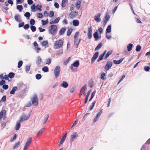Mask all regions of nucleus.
Segmentation results:
<instances>
[{
    "instance_id": "de8ad7c7",
    "label": "nucleus",
    "mask_w": 150,
    "mask_h": 150,
    "mask_svg": "<svg viewBox=\"0 0 150 150\" xmlns=\"http://www.w3.org/2000/svg\"><path fill=\"white\" fill-rule=\"evenodd\" d=\"M41 21L42 22V25H45L47 24L48 23V19H47L46 21L42 20Z\"/></svg>"
},
{
    "instance_id": "c03bdc74",
    "label": "nucleus",
    "mask_w": 150,
    "mask_h": 150,
    "mask_svg": "<svg viewBox=\"0 0 150 150\" xmlns=\"http://www.w3.org/2000/svg\"><path fill=\"white\" fill-rule=\"evenodd\" d=\"M41 44L43 46H45L48 44V42L47 40L44 41L42 42Z\"/></svg>"
},
{
    "instance_id": "5701e85b",
    "label": "nucleus",
    "mask_w": 150,
    "mask_h": 150,
    "mask_svg": "<svg viewBox=\"0 0 150 150\" xmlns=\"http://www.w3.org/2000/svg\"><path fill=\"white\" fill-rule=\"evenodd\" d=\"M20 122H19V120L17 122L16 125L15 126V129L16 130H18L20 128L21 126V124L20 123Z\"/></svg>"
},
{
    "instance_id": "e433bc0d",
    "label": "nucleus",
    "mask_w": 150,
    "mask_h": 150,
    "mask_svg": "<svg viewBox=\"0 0 150 150\" xmlns=\"http://www.w3.org/2000/svg\"><path fill=\"white\" fill-rule=\"evenodd\" d=\"M42 70L43 71L45 72H47L49 71V69L46 66H45L43 67L42 69Z\"/></svg>"
},
{
    "instance_id": "69168bd1",
    "label": "nucleus",
    "mask_w": 150,
    "mask_h": 150,
    "mask_svg": "<svg viewBox=\"0 0 150 150\" xmlns=\"http://www.w3.org/2000/svg\"><path fill=\"white\" fill-rule=\"evenodd\" d=\"M79 33L78 31L76 32L74 35V38H78L79 37Z\"/></svg>"
},
{
    "instance_id": "7ed1b4c3",
    "label": "nucleus",
    "mask_w": 150,
    "mask_h": 150,
    "mask_svg": "<svg viewBox=\"0 0 150 150\" xmlns=\"http://www.w3.org/2000/svg\"><path fill=\"white\" fill-rule=\"evenodd\" d=\"M61 70L60 67L59 66H56L54 70V74L56 79L58 78Z\"/></svg>"
},
{
    "instance_id": "4d7b16f0",
    "label": "nucleus",
    "mask_w": 150,
    "mask_h": 150,
    "mask_svg": "<svg viewBox=\"0 0 150 150\" xmlns=\"http://www.w3.org/2000/svg\"><path fill=\"white\" fill-rule=\"evenodd\" d=\"M105 74L104 73H103L100 76V78L102 80H104L105 79Z\"/></svg>"
},
{
    "instance_id": "8fccbe9b",
    "label": "nucleus",
    "mask_w": 150,
    "mask_h": 150,
    "mask_svg": "<svg viewBox=\"0 0 150 150\" xmlns=\"http://www.w3.org/2000/svg\"><path fill=\"white\" fill-rule=\"evenodd\" d=\"M23 62L22 61H19L18 63V68H19L21 67L22 64H23Z\"/></svg>"
},
{
    "instance_id": "338daca9",
    "label": "nucleus",
    "mask_w": 150,
    "mask_h": 150,
    "mask_svg": "<svg viewBox=\"0 0 150 150\" xmlns=\"http://www.w3.org/2000/svg\"><path fill=\"white\" fill-rule=\"evenodd\" d=\"M43 16V15L41 13H39L38 14V18H42Z\"/></svg>"
},
{
    "instance_id": "680f3d73",
    "label": "nucleus",
    "mask_w": 150,
    "mask_h": 150,
    "mask_svg": "<svg viewBox=\"0 0 150 150\" xmlns=\"http://www.w3.org/2000/svg\"><path fill=\"white\" fill-rule=\"evenodd\" d=\"M54 13L52 11H51L50 13V14L49 15V17H52L54 16Z\"/></svg>"
},
{
    "instance_id": "9d476101",
    "label": "nucleus",
    "mask_w": 150,
    "mask_h": 150,
    "mask_svg": "<svg viewBox=\"0 0 150 150\" xmlns=\"http://www.w3.org/2000/svg\"><path fill=\"white\" fill-rule=\"evenodd\" d=\"M102 112V110H100V112L98 113V114L96 115L95 118L93 120V122L94 123L95 122L99 119Z\"/></svg>"
},
{
    "instance_id": "13d9d810",
    "label": "nucleus",
    "mask_w": 150,
    "mask_h": 150,
    "mask_svg": "<svg viewBox=\"0 0 150 150\" xmlns=\"http://www.w3.org/2000/svg\"><path fill=\"white\" fill-rule=\"evenodd\" d=\"M141 50V46L140 45H138L136 48V51L137 52H139Z\"/></svg>"
},
{
    "instance_id": "aec40b11",
    "label": "nucleus",
    "mask_w": 150,
    "mask_h": 150,
    "mask_svg": "<svg viewBox=\"0 0 150 150\" xmlns=\"http://www.w3.org/2000/svg\"><path fill=\"white\" fill-rule=\"evenodd\" d=\"M81 2V0H78L76 3V6L78 9H79L80 7Z\"/></svg>"
},
{
    "instance_id": "49530a36",
    "label": "nucleus",
    "mask_w": 150,
    "mask_h": 150,
    "mask_svg": "<svg viewBox=\"0 0 150 150\" xmlns=\"http://www.w3.org/2000/svg\"><path fill=\"white\" fill-rule=\"evenodd\" d=\"M42 77V75L41 74H38L35 76L36 79L37 80L40 79Z\"/></svg>"
},
{
    "instance_id": "6e6d98bb",
    "label": "nucleus",
    "mask_w": 150,
    "mask_h": 150,
    "mask_svg": "<svg viewBox=\"0 0 150 150\" xmlns=\"http://www.w3.org/2000/svg\"><path fill=\"white\" fill-rule=\"evenodd\" d=\"M65 139L63 138H62L61 139L60 141V142L59 143V146H60L64 142V141Z\"/></svg>"
},
{
    "instance_id": "f8f14e48",
    "label": "nucleus",
    "mask_w": 150,
    "mask_h": 150,
    "mask_svg": "<svg viewBox=\"0 0 150 150\" xmlns=\"http://www.w3.org/2000/svg\"><path fill=\"white\" fill-rule=\"evenodd\" d=\"M110 18V16L109 15L106 14L105 16V19L103 20V23L105 25L108 21H109Z\"/></svg>"
},
{
    "instance_id": "6ab92c4d",
    "label": "nucleus",
    "mask_w": 150,
    "mask_h": 150,
    "mask_svg": "<svg viewBox=\"0 0 150 150\" xmlns=\"http://www.w3.org/2000/svg\"><path fill=\"white\" fill-rule=\"evenodd\" d=\"M60 20V18L59 17L57 18L54 20L51 21L50 22V24H52L54 23H58Z\"/></svg>"
},
{
    "instance_id": "37998d69",
    "label": "nucleus",
    "mask_w": 150,
    "mask_h": 150,
    "mask_svg": "<svg viewBox=\"0 0 150 150\" xmlns=\"http://www.w3.org/2000/svg\"><path fill=\"white\" fill-rule=\"evenodd\" d=\"M72 31V29L71 28L69 29L67 32V36H69L70 35Z\"/></svg>"
},
{
    "instance_id": "3c124183",
    "label": "nucleus",
    "mask_w": 150,
    "mask_h": 150,
    "mask_svg": "<svg viewBox=\"0 0 150 150\" xmlns=\"http://www.w3.org/2000/svg\"><path fill=\"white\" fill-rule=\"evenodd\" d=\"M46 64H50L51 62V59H47L45 60Z\"/></svg>"
},
{
    "instance_id": "c9c22d12",
    "label": "nucleus",
    "mask_w": 150,
    "mask_h": 150,
    "mask_svg": "<svg viewBox=\"0 0 150 150\" xmlns=\"http://www.w3.org/2000/svg\"><path fill=\"white\" fill-rule=\"evenodd\" d=\"M44 128H42L40 129L38 132L37 134V136H38L39 135H41L42 133L43 132H44Z\"/></svg>"
},
{
    "instance_id": "2f4dec72",
    "label": "nucleus",
    "mask_w": 150,
    "mask_h": 150,
    "mask_svg": "<svg viewBox=\"0 0 150 150\" xmlns=\"http://www.w3.org/2000/svg\"><path fill=\"white\" fill-rule=\"evenodd\" d=\"M103 45L101 43H99L98 45L96 46V47L95 48V51H97L99 49H100L101 47H102Z\"/></svg>"
},
{
    "instance_id": "423d86ee",
    "label": "nucleus",
    "mask_w": 150,
    "mask_h": 150,
    "mask_svg": "<svg viewBox=\"0 0 150 150\" xmlns=\"http://www.w3.org/2000/svg\"><path fill=\"white\" fill-rule=\"evenodd\" d=\"M112 64V62L111 61H108L105 67V69L106 71H108L110 69Z\"/></svg>"
},
{
    "instance_id": "58836bf2",
    "label": "nucleus",
    "mask_w": 150,
    "mask_h": 150,
    "mask_svg": "<svg viewBox=\"0 0 150 150\" xmlns=\"http://www.w3.org/2000/svg\"><path fill=\"white\" fill-rule=\"evenodd\" d=\"M96 93V91H93L91 93V98H90V99L89 100V101H90L94 97Z\"/></svg>"
},
{
    "instance_id": "bb28decb",
    "label": "nucleus",
    "mask_w": 150,
    "mask_h": 150,
    "mask_svg": "<svg viewBox=\"0 0 150 150\" xmlns=\"http://www.w3.org/2000/svg\"><path fill=\"white\" fill-rule=\"evenodd\" d=\"M93 37L94 38H95V40L97 41L99 39V37L98 36V33L97 32H95L93 33Z\"/></svg>"
},
{
    "instance_id": "473e14b6",
    "label": "nucleus",
    "mask_w": 150,
    "mask_h": 150,
    "mask_svg": "<svg viewBox=\"0 0 150 150\" xmlns=\"http://www.w3.org/2000/svg\"><path fill=\"white\" fill-rule=\"evenodd\" d=\"M88 85L91 88H92L94 86V82L92 80L89 81Z\"/></svg>"
},
{
    "instance_id": "39448f33",
    "label": "nucleus",
    "mask_w": 150,
    "mask_h": 150,
    "mask_svg": "<svg viewBox=\"0 0 150 150\" xmlns=\"http://www.w3.org/2000/svg\"><path fill=\"white\" fill-rule=\"evenodd\" d=\"M32 103L33 105L37 106L38 105V99L36 95L34 96L33 98L31 99Z\"/></svg>"
},
{
    "instance_id": "09e8293b",
    "label": "nucleus",
    "mask_w": 150,
    "mask_h": 150,
    "mask_svg": "<svg viewBox=\"0 0 150 150\" xmlns=\"http://www.w3.org/2000/svg\"><path fill=\"white\" fill-rule=\"evenodd\" d=\"M31 30L33 32H35L36 29V27L34 25H31L30 27Z\"/></svg>"
},
{
    "instance_id": "5fc2aeb1",
    "label": "nucleus",
    "mask_w": 150,
    "mask_h": 150,
    "mask_svg": "<svg viewBox=\"0 0 150 150\" xmlns=\"http://www.w3.org/2000/svg\"><path fill=\"white\" fill-rule=\"evenodd\" d=\"M125 77V74H123L122 76V77L120 79L119 82L117 83V84H118L121 81H122L124 79Z\"/></svg>"
},
{
    "instance_id": "e2e57ef3",
    "label": "nucleus",
    "mask_w": 150,
    "mask_h": 150,
    "mask_svg": "<svg viewBox=\"0 0 150 150\" xmlns=\"http://www.w3.org/2000/svg\"><path fill=\"white\" fill-rule=\"evenodd\" d=\"M6 96L4 95V96L1 99V101H2L3 102H4L6 101Z\"/></svg>"
},
{
    "instance_id": "bf43d9fd",
    "label": "nucleus",
    "mask_w": 150,
    "mask_h": 150,
    "mask_svg": "<svg viewBox=\"0 0 150 150\" xmlns=\"http://www.w3.org/2000/svg\"><path fill=\"white\" fill-rule=\"evenodd\" d=\"M67 2H65V1H62L61 4V6L62 7L64 8L66 6V3Z\"/></svg>"
},
{
    "instance_id": "a211bd4d",
    "label": "nucleus",
    "mask_w": 150,
    "mask_h": 150,
    "mask_svg": "<svg viewBox=\"0 0 150 150\" xmlns=\"http://www.w3.org/2000/svg\"><path fill=\"white\" fill-rule=\"evenodd\" d=\"M124 58H121L118 60H113V63L115 64H119L121 63L124 59Z\"/></svg>"
},
{
    "instance_id": "412c9836",
    "label": "nucleus",
    "mask_w": 150,
    "mask_h": 150,
    "mask_svg": "<svg viewBox=\"0 0 150 150\" xmlns=\"http://www.w3.org/2000/svg\"><path fill=\"white\" fill-rule=\"evenodd\" d=\"M66 30V28H62L59 30V34L60 35H63Z\"/></svg>"
},
{
    "instance_id": "052dcab7",
    "label": "nucleus",
    "mask_w": 150,
    "mask_h": 150,
    "mask_svg": "<svg viewBox=\"0 0 150 150\" xmlns=\"http://www.w3.org/2000/svg\"><path fill=\"white\" fill-rule=\"evenodd\" d=\"M49 115H47V116H46L45 118L44 119V121H43V124H45L47 122L48 118V117H49Z\"/></svg>"
},
{
    "instance_id": "f704fd0d",
    "label": "nucleus",
    "mask_w": 150,
    "mask_h": 150,
    "mask_svg": "<svg viewBox=\"0 0 150 150\" xmlns=\"http://www.w3.org/2000/svg\"><path fill=\"white\" fill-rule=\"evenodd\" d=\"M24 16H25L26 17L27 19H29V18L30 16V13L28 12H27L25 13L24 14Z\"/></svg>"
},
{
    "instance_id": "c756f323",
    "label": "nucleus",
    "mask_w": 150,
    "mask_h": 150,
    "mask_svg": "<svg viewBox=\"0 0 150 150\" xmlns=\"http://www.w3.org/2000/svg\"><path fill=\"white\" fill-rule=\"evenodd\" d=\"M18 88L17 87H13L12 90L11 91L10 93L11 94H13L15 93V91H16Z\"/></svg>"
},
{
    "instance_id": "a878e982",
    "label": "nucleus",
    "mask_w": 150,
    "mask_h": 150,
    "mask_svg": "<svg viewBox=\"0 0 150 150\" xmlns=\"http://www.w3.org/2000/svg\"><path fill=\"white\" fill-rule=\"evenodd\" d=\"M32 138L31 137H29L28 139L27 142L25 144L27 146L28 145L29 146L30 144L32 142Z\"/></svg>"
},
{
    "instance_id": "6e6552de",
    "label": "nucleus",
    "mask_w": 150,
    "mask_h": 150,
    "mask_svg": "<svg viewBox=\"0 0 150 150\" xmlns=\"http://www.w3.org/2000/svg\"><path fill=\"white\" fill-rule=\"evenodd\" d=\"M99 55V53L98 52H96L93 55L91 60V63L93 64Z\"/></svg>"
},
{
    "instance_id": "7c9ffc66",
    "label": "nucleus",
    "mask_w": 150,
    "mask_h": 150,
    "mask_svg": "<svg viewBox=\"0 0 150 150\" xmlns=\"http://www.w3.org/2000/svg\"><path fill=\"white\" fill-rule=\"evenodd\" d=\"M133 45L132 43L129 44L127 46V50L128 51H130L132 49Z\"/></svg>"
},
{
    "instance_id": "20e7f679",
    "label": "nucleus",
    "mask_w": 150,
    "mask_h": 150,
    "mask_svg": "<svg viewBox=\"0 0 150 150\" xmlns=\"http://www.w3.org/2000/svg\"><path fill=\"white\" fill-rule=\"evenodd\" d=\"M30 117V115L26 116L24 113H23L20 117V119L19 122H22L23 121L26 120H28Z\"/></svg>"
},
{
    "instance_id": "a19ab883",
    "label": "nucleus",
    "mask_w": 150,
    "mask_h": 150,
    "mask_svg": "<svg viewBox=\"0 0 150 150\" xmlns=\"http://www.w3.org/2000/svg\"><path fill=\"white\" fill-rule=\"evenodd\" d=\"M42 6L41 5H39V4H37L36 6V8L37 10H39L40 12L42 11L41 8Z\"/></svg>"
},
{
    "instance_id": "4be33fe9",
    "label": "nucleus",
    "mask_w": 150,
    "mask_h": 150,
    "mask_svg": "<svg viewBox=\"0 0 150 150\" xmlns=\"http://www.w3.org/2000/svg\"><path fill=\"white\" fill-rule=\"evenodd\" d=\"M111 25H109L106 30L105 34H107V33H109L111 31Z\"/></svg>"
},
{
    "instance_id": "f3484780",
    "label": "nucleus",
    "mask_w": 150,
    "mask_h": 150,
    "mask_svg": "<svg viewBox=\"0 0 150 150\" xmlns=\"http://www.w3.org/2000/svg\"><path fill=\"white\" fill-rule=\"evenodd\" d=\"M60 86L64 88H66L68 87L69 84L67 82L63 81L62 82Z\"/></svg>"
},
{
    "instance_id": "cd10ccee",
    "label": "nucleus",
    "mask_w": 150,
    "mask_h": 150,
    "mask_svg": "<svg viewBox=\"0 0 150 150\" xmlns=\"http://www.w3.org/2000/svg\"><path fill=\"white\" fill-rule=\"evenodd\" d=\"M72 23L74 26H77L79 25V22L77 20H74L73 21Z\"/></svg>"
},
{
    "instance_id": "b1692460",
    "label": "nucleus",
    "mask_w": 150,
    "mask_h": 150,
    "mask_svg": "<svg viewBox=\"0 0 150 150\" xmlns=\"http://www.w3.org/2000/svg\"><path fill=\"white\" fill-rule=\"evenodd\" d=\"M42 59L40 56L37 57V59L36 61V63L37 65H39L41 62Z\"/></svg>"
},
{
    "instance_id": "4c0bfd02",
    "label": "nucleus",
    "mask_w": 150,
    "mask_h": 150,
    "mask_svg": "<svg viewBox=\"0 0 150 150\" xmlns=\"http://www.w3.org/2000/svg\"><path fill=\"white\" fill-rule=\"evenodd\" d=\"M15 75V74L13 72H10L8 74V77L11 78H13Z\"/></svg>"
},
{
    "instance_id": "c85d7f7f",
    "label": "nucleus",
    "mask_w": 150,
    "mask_h": 150,
    "mask_svg": "<svg viewBox=\"0 0 150 150\" xmlns=\"http://www.w3.org/2000/svg\"><path fill=\"white\" fill-rule=\"evenodd\" d=\"M72 64L74 67H78L79 64V60H76Z\"/></svg>"
},
{
    "instance_id": "9b49d317",
    "label": "nucleus",
    "mask_w": 150,
    "mask_h": 150,
    "mask_svg": "<svg viewBox=\"0 0 150 150\" xmlns=\"http://www.w3.org/2000/svg\"><path fill=\"white\" fill-rule=\"evenodd\" d=\"M14 18L16 21L18 22H20L22 21L21 17L19 14H17L16 15Z\"/></svg>"
},
{
    "instance_id": "603ef678",
    "label": "nucleus",
    "mask_w": 150,
    "mask_h": 150,
    "mask_svg": "<svg viewBox=\"0 0 150 150\" xmlns=\"http://www.w3.org/2000/svg\"><path fill=\"white\" fill-rule=\"evenodd\" d=\"M36 7V6L34 4H33L32 5V6H31V10L33 12H35L36 11L35 10Z\"/></svg>"
},
{
    "instance_id": "ddd939ff",
    "label": "nucleus",
    "mask_w": 150,
    "mask_h": 150,
    "mask_svg": "<svg viewBox=\"0 0 150 150\" xmlns=\"http://www.w3.org/2000/svg\"><path fill=\"white\" fill-rule=\"evenodd\" d=\"M77 13L76 11H72L71 12L69 15V16L71 18H73L77 16Z\"/></svg>"
},
{
    "instance_id": "774afa93",
    "label": "nucleus",
    "mask_w": 150,
    "mask_h": 150,
    "mask_svg": "<svg viewBox=\"0 0 150 150\" xmlns=\"http://www.w3.org/2000/svg\"><path fill=\"white\" fill-rule=\"evenodd\" d=\"M150 69V67L148 66H145L144 67V70L146 71H149Z\"/></svg>"
},
{
    "instance_id": "1a4fd4ad",
    "label": "nucleus",
    "mask_w": 150,
    "mask_h": 150,
    "mask_svg": "<svg viewBox=\"0 0 150 150\" xmlns=\"http://www.w3.org/2000/svg\"><path fill=\"white\" fill-rule=\"evenodd\" d=\"M78 137V134L77 132H73L71 136L70 139L71 142H72Z\"/></svg>"
},
{
    "instance_id": "79ce46f5",
    "label": "nucleus",
    "mask_w": 150,
    "mask_h": 150,
    "mask_svg": "<svg viewBox=\"0 0 150 150\" xmlns=\"http://www.w3.org/2000/svg\"><path fill=\"white\" fill-rule=\"evenodd\" d=\"M20 145V143L19 142H18L16 143L15 144L13 147V149H15L18 147Z\"/></svg>"
},
{
    "instance_id": "72a5a7b5",
    "label": "nucleus",
    "mask_w": 150,
    "mask_h": 150,
    "mask_svg": "<svg viewBox=\"0 0 150 150\" xmlns=\"http://www.w3.org/2000/svg\"><path fill=\"white\" fill-rule=\"evenodd\" d=\"M16 8L20 12H21L23 9V7L21 5H18L17 6Z\"/></svg>"
},
{
    "instance_id": "f257e3e1",
    "label": "nucleus",
    "mask_w": 150,
    "mask_h": 150,
    "mask_svg": "<svg viewBox=\"0 0 150 150\" xmlns=\"http://www.w3.org/2000/svg\"><path fill=\"white\" fill-rule=\"evenodd\" d=\"M63 39H60L55 41L54 44V47L55 49H59L63 46Z\"/></svg>"
},
{
    "instance_id": "f03ea898",
    "label": "nucleus",
    "mask_w": 150,
    "mask_h": 150,
    "mask_svg": "<svg viewBox=\"0 0 150 150\" xmlns=\"http://www.w3.org/2000/svg\"><path fill=\"white\" fill-rule=\"evenodd\" d=\"M50 28L49 30V34L53 35L56 33L57 27L55 25H52L50 26Z\"/></svg>"
},
{
    "instance_id": "393cba45",
    "label": "nucleus",
    "mask_w": 150,
    "mask_h": 150,
    "mask_svg": "<svg viewBox=\"0 0 150 150\" xmlns=\"http://www.w3.org/2000/svg\"><path fill=\"white\" fill-rule=\"evenodd\" d=\"M91 92V90H90L89 91H88L87 93V94H86V97L85 101H84V103L85 104H86L87 102V101H88V96H89V95Z\"/></svg>"
},
{
    "instance_id": "dca6fc26",
    "label": "nucleus",
    "mask_w": 150,
    "mask_h": 150,
    "mask_svg": "<svg viewBox=\"0 0 150 150\" xmlns=\"http://www.w3.org/2000/svg\"><path fill=\"white\" fill-rule=\"evenodd\" d=\"M86 84H85L81 88L80 91V95H81V93L83 92H84L83 93H84L85 91L86 90Z\"/></svg>"
},
{
    "instance_id": "0eeeda50",
    "label": "nucleus",
    "mask_w": 150,
    "mask_h": 150,
    "mask_svg": "<svg viewBox=\"0 0 150 150\" xmlns=\"http://www.w3.org/2000/svg\"><path fill=\"white\" fill-rule=\"evenodd\" d=\"M92 26H90L88 28V32L87 33V36L88 38L89 39H91L92 38Z\"/></svg>"
},
{
    "instance_id": "2eb2a0df",
    "label": "nucleus",
    "mask_w": 150,
    "mask_h": 150,
    "mask_svg": "<svg viewBox=\"0 0 150 150\" xmlns=\"http://www.w3.org/2000/svg\"><path fill=\"white\" fill-rule=\"evenodd\" d=\"M101 14L98 13L97 14V16L94 17V20L96 21L97 22H99L101 21V19L100 18Z\"/></svg>"
},
{
    "instance_id": "4468645a",
    "label": "nucleus",
    "mask_w": 150,
    "mask_h": 150,
    "mask_svg": "<svg viewBox=\"0 0 150 150\" xmlns=\"http://www.w3.org/2000/svg\"><path fill=\"white\" fill-rule=\"evenodd\" d=\"M6 113V111L5 110H3L0 112V120L2 119L3 117H5Z\"/></svg>"
},
{
    "instance_id": "864d4df0",
    "label": "nucleus",
    "mask_w": 150,
    "mask_h": 150,
    "mask_svg": "<svg viewBox=\"0 0 150 150\" xmlns=\"http://www.w3.org/2000/svg\"><path fill=\"white\" fill-rule=\"evenodd\" d=\"M35 22V20L33 19H31L30 21V24L32 25H34Z\"/></svg>"
},
{
    "instance_id": "0e129e2a",
    "label": "nucleus",
    "mask_w": 150,
    "mask_h": 150,
    "mask_svg": "<svg viewBox=\"0 0 150 150\" xmlns=\"http://www.w3.org/2000/svg\"><path fill=\"white\" fill-rule=\"evenodd\" d=\"M29 25L28 24H26L24 26L23 28L26 30L28 29L29 28Z\"/></svg>"
},
{
    "instance_id": "a18cd8bd",
    "label": "nucleus",
    "mask_w": 150,
    "mask_h": 150,
    "mask_svg": "<svg viewBox=\"0 0 150 150\" xmlns=\"http://www.w3.org/2000/svg\"><path fill=\"white\" fill-rule=\"evenodd\" d=\"M104 56L102 54H100L99 57V58L97 60V62H99L100 61L102 60L103 59V58Z\"/></svg>"
},
{
    "instance_id": "ea45409f",
    "label": "nucleus",
    "mask_w": 150,
    "mask_h": 150,
    "mask_svg": "<svg viewBox=\"0 0 150 150\" xmlns=\"http://www.w3.org/2000/svg\"><path fill=\"white\" fill-rule=\"evenodd\" d=\"M95 103L96 101H94L92 103V105H91L89 108L88 110H91L93 109V107L95 105Z\"/></svg>"
}]
</instances>
